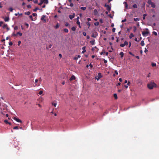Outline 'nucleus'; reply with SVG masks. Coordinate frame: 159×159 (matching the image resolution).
<instances>
[{
  "label": "nucleus",
  "instance_id": "1",
  "mask_svg": "<svg viewBox=\"0 0 159 159\" xmlns=\"http://www.w3.org/2000/svg\"><path fill=\"white\" fill-rule=\"evenodd\" d=\"M156 85V84L154 82L151 81L150 83L148 84L147 86L149 89H152Z\"/></svg>",
  "mask_w": 159,
  "mask_h": 159
},
{
  "label": "nucleus",
  "instance_id": "2",
  "mask_svg": "<svg viewBox=\"0 0 159 159\" xmlns=\"http://www.w3.org/2000/svg\"><path fill=\"white\" fill-rule=\"evenodd\" d=\"M146 30L147 31H143L142 32V34L144 37L147 36V35L149 33L148 29V28H146Z\"/></svg>",
  "mask_w": 159,
  "mask_h": 159
},
{
  "label": "nucleus",
  "instance_id": "3",
  "mask_svg": "<svg viewBox=\"0 0 159 159\" xmlns=\"http://www.w3.org/2000/svg\"><path fill=\"white\" fill-rule=\"evenodd\" d=\"M102 76L101 73H99L98 74V75L95 77V78L98 81L99 80L100 78H102Z\"/></svg>",
  "mask_w": 159,
  "mask_h": 159
},
{
  "label": "nucleus",
  "instance_id": "4",
  "mask_svg": "<svg viewBox=\"0 0 159 159\" xmlns=\"http://www.w3.org/2000/svg\"><path fill=\"white\" fill-rule=\"evenodd\" d=\"M105 7H106L107 10L108 11H109L111 10V7H110L109 5H107L106 4H105Z\"/></svg>",
  "mask_w": 159,
  "mask_h": 159
},
{
  "label": "nucleus",
  "instance_id": "5",
  "mask_svg": "<svg viewBox=\"0 0 159 159\" xmlns=\"http://www.w3.org/2000/svg\"><path fill=\"white\" fill-rule=\"evenodd\" d=\"M97 35H98L97 33V32H95V33H93V34L92 36L93 37L95 38L97 36Z\"/></svg>",
  "mask_w": 159,
  "mask_h": 159
},
{
  "label": "nucleus",
  "instance_id": "6",
  "mask_svg": "<svg viewBox=\"0 0 159 159\" xmlns=\"http://www.w3.org/2000/svg\"><path fill=\"white\" fill-rule=\"evenodd\" d=\"M14 119L18 122H21V121L18 118L14 117Z\"/></svg>",
  "mask_w": 159,
  "mask_h": 159
},
{
  "label": "nucleus",
  "instance_id": "7",
  "mask_svg": "<svg viewBox=\"0 0 159 159\" xmlns=\"http://www.w3.org/2000/svg\"><path fill=\"white\" fill-rule=\"evenodd\" d=\"M45 17V16L44 15H43L41 18V19L42 20L44 21V22H46V20L44 19V18Z\"/></svg>",
  "mask_w": 159,
  "mask_h": 159
},
{
  "label": "nucleus",
  "instance_id": "8",
  "mask_svg": "<svg viewBox=\"0 0 159 159\" xmlns=\"http://www.w3.org/2000/svg\"><path fill=\"white\" fill-rule=\"evenodd\" d=\"M75 16V14L74 13V14L73 15H70L69 16V17L70 19L72 20L74 17Z\"/></svg>",
  "mask_w": 159,
  "mask_h": 159
},
{
  "label": "nucleus",
  "instance_id": "9",
  "mask_svg": "<svg viewBox=\"0 0 159 159\" xmlns=\"http://www.w3.org/2000/svg\"><path fill=\"white\" fill-rule=\"evenodd\" d=\"M75 76L74 75H72L70 79V81L75 80Z\"/></svg>",
  "mask_w": 159,
  "mask_h": 159
},
{
  "label": "nucleus",
  "instance_id": "10",
  "mask_svg": "<svg viewBox=\"0 0 159 159\" xmlns=\"http://www.w3.org/2000/svg\"><path fill=\"white\" fill-rule=\"evenodd\" d=\"M86 47L85 46L83 47L82 48V49L83 50V51L82 52V53H84L85 52H86V50H85Z\"/></svg>",
  "mask_w": 159,
  "mask_h": 159
},
{
  "label": "nucleus",
  "instance_id": "11",
  "mask_svg": "<svg viewBox=\"0 0 159 159\" xmlns=\"http://www.w3.org/2000/svg\"><path fill=\"white\" fill-rule=\"evenodd\" d=\"M90 43H91L92 45H94L95 44V40L93 39L90 41Z\"/></svg>",
  "mask_w": 159,
  "mask_h": 159
},
{
  "label": "nucleus",
  "instance_id": "12",
  "mask_svg": "<svg viewBox=\"0 0 159 159\" xmlns=\"http://www.w3.org/2000/svg\"><path fill=\"white\" fill-rule=\"evenodd\" d=\"M9 20V17H6L4 19V21L6 22L8 21Z\"/></svg>",
  "mask_w": 159,
  "mask_h": 159
},
{
  "label": "nucleus",
  "instance_id": "13",
  "mask_svg": "<svg viewBox=\"0 0 159 159\" xmlns=\"http://www.w3.org/2000/svg\"><path fill=\"white\" fill-rule=\"evenodd\" d=\"M81 56L80 55H78L77 57H75L74 58V59L75 60H77L79 58H80Z\"/></svg>",
  "mask_w": 159,
  "mask_h": 159
},
{
  "label": "nucleus",
  "instance_id": "14",
  "mask_svg": "<svg viewBox=\"0 0 159 159\" xmlns=\"http://www.w3.org/2000/svg\"><path fill=\"white\" fill-rule=\"evenodd\" d=\"M124 54L123 52H120V57L121 58H122L123 57Z\"/></svg>",
  "mask_w": 159,
  "mask_h": 159
},
{
  "label": "nucleus",
  "instance_id": "15",
  "mask_svg": "<svg viewBox=\"0 0 159 159\" xmlns=\"http://www.w3.org/2000/svg\"><path fill=\"white\" fill-rule=\"evenodd\" d=\"M134 37V34L132 33H131L130 34V35L129 36V38L130 39H131Z\"/></svg>",
  "mask_w": 159,
  "mask_h": 159
},
{
  "label": "nucleus",
  "instance_id": "16",
  "mask_svg": "<svg viewBox=\"0 0 159 159\" xmlns=\"http://www.w3.org/2000/svg\"><path fill=\"white\" fill-rule=\"evenodd\" d=\"M98 13V11H97V9H94V14L95 15H96Z\"/></svg>",
  "mask_w": 159,
  "mask_h": 159
},
{
  "label": "nucleus",
  "instance_id": "17",
  "mask_svg": "<svg viewBox=\"0 0 159 159\" xmlns=\"http://www.w3.org/2000/svg\"><path fill=\"white\" fill-rule=\"evenodd\" d=\"M151 7L153 8H155L156 7V6L154 3L152 2V4H151Z\"/></svg>",
  "mask_w": 159,
  "mask_h": 159
},
{
  "label": "nucleus",
  "instance_id": "18",
  "mask_svg": "<svg viewBox=\"0 0 159 159\" xmlns=\"http://www.w3.org/2000/svg\"><path fill=\"white\" fill-rule=\"evenodd\" d=\"M140 44L142 46H143L144 45V41L143 40L141 42Z\"/></svg>",
  "mask_w": 159,
  "mask_h": 159
},
{
  "label": "nucleus",
  "instance_id": "19",
  "mask_svg": "<svg viewBox=\"0 0 159 159\" xmlns=\"http://www.w3.org/2000/svg\"><path fill=\"white\" fill-rule=\"evenodd\" d=\"M8 26V25L7 24H4L2 26L3 28H6Z\"/></svg>",
  "mask_w": 159,
  "mask_h": 159
},
{
  "label": "nucleus",
  "instance_id": "20",
  "mask_svg": "<svg viewBox=\"0 0 159 159\" xmlns=\"http://www.w3.org/2000/svg\"><path fill=\"white\" fill-rule=\"evenodd\" d=\"M63 30L66 33H67L68 32V30L66 28L64 29Z\"/></svg>",
  "mask_w": 159,
  "mask_h": 159
},
{
  "label": "nucleus",
  "instance_id": "21",
  "mask_svg": "<svg viewBox=\"0 0 159 159\" xmlns=\"http://www.w3.org/2000/svg\"><path fill=\"white\" fill-rule=\"evenodd\" d=\"M114 97L115 98V99H117V94L116 93H114L113 95Z\"/></svg>",
  "mask_w": 159,
  "mask_h": 159
},
{
  "label": "nucleus",
  "instance_id": "22",
  "mask_svg": "<svg viewBox=\"0 0 159 159\" xmlns=\"http://www.w3.org/2000/svg\"><path fill=\"white\" fill-rule=\"evenodd\" d=\"M134 21H137L139 20H140V19L139 18H134Z\"/></svg>",
  "mask_w": 159,
  "mask_h": 159
},
{
  "label": "nucleus",
  "instance_id": "23",
  "mask_svg": "<svg viewBox=\"0 0 159 159\" xmlns=\"http://www.w3.org/2000/svg\"><path fill=\"white\" fill-rule=\"evenodd\" d=\"M59 27V25L58 23H57V24L55 26V29H57Z\"/></svg>",
  "mask_w": 159,
  "mask_h": 159
},
{
  "label": "nucleus",
  "instance_id": "24",
  "mask_svg": "<svg viewBox=\"0 0 159 159\" xmlns=\"http://www.w3.org/2000/svg\"><path fill=\"white\" fill-rule=\"evenodd\" d=\"M17 35H19L20 36H21L22 35V34L19 32H18L16 33Z\"/></svg>",
  "mask_w": 159,
  "mask_h": 159
},
{
  "label": "nucleus",
  "instance_id": "25",
  "mask_svg": "<svg viewBox=\"0 0 159 159\" xmlns=\"http://www.w3.org/2000/svg\"><path fill=\"white\" fill-rule=\"evenodd\" d=\"M80 9L84 11L86 9V7H80Z\"/></svg>",
  "mask_w": 159,
  "mask_h": 159
},
{
  "label": "nucleus",
  "instance_id": "26",
  "mask_svg": "<svg viewBox=\"0 0 159 159\" xmlns=\"http://www.w3.org/2000/svg\"><path fill=\"white\" fill-rule=\"evenodd\" d=\"M133 7L134 8H137V6L136 4H134L133 5Z\"/></svg>",
  "mask_w": 159,
  "mask_h": 159
},
{
  "label": "nucleus",
  "instance_id": "27",
  "mask_svg": "<svg viewBox=\"0 0 159 159\" xmlns=\"http://www.w3.org/2000/svg\"><path fill=\"white\" fill-rule=\"evenodd\" d=\"M94 24L95 26H98L99 25V23L98 22H97L95 23Z\"/></svg>",
  "mask_w": 159,
  "mask_h": 159
},
{
  "label": "nucleus",
  "instance_id": "28",
  "mask_svg": "<svg viewBox=\"0 0 159 159\" xmlns=\"http://www.w3.org/2000/svg\"><path fill=\"white\" fill-rule=\"evenodd\" d=\"M148 2L149 4L151 5L152 2L151 0H148Z\"/></svg>",
  "mask_w": 159,
  "mask_h": 159
},
{
  "label": "nucleus",
  "instance_id": "29",
  "mask_svg": "<svg viewBox=\"0 0 159 159\" xmlns=\"http://www.w3.org/2000/svg\"><path fill=\"white\" fill-rule=\"evenodd\" d=\"M30 14V11H27L25 13V14L29 15Z\"/></svg>",
  "mask_w": 159,
  "mask_h": 159
},
{
  "label": "nucleus",
  "instance_id": "30",
  "mask_svg": "<svg viewBox=\"0 0 159 159\" xmlns=\"http://www.w3.org/2000/svg\"><path fill=\"white\" fill-rule=\"evenodd\" d=\"M151 65L152 67L155 66H156V63H152Z\"/></svg>",
  "mask_w": 159,
  "mask_h": 159
},
{
  "label": "nucleus",
  "instance_id": "31",
  "mask_svg": "<svg viewBox=\"0 0 159 159\" xmlns=\"http://www.w3.org/2000/svg\"><path fill=\"white\" fill-rule=\"evenodd\" d=\"M38 10H39L38 7H36L34 9H33V11H36Z\"/></svg>",
  "mask_w": 159,
  "mask_h": 159
},
{
  "label": "nucleus",
  "instance_id": "32",
  "mask_svg": "<svg viewBox=\"0 0 159 159\" xmlns=\"http://www.w3.org/2000/svg\"><path fill=\"white\" fill-rule=\"evenodd\" d=\"M76 30V28L75 27H73L71 28V30L72 31H75Z\"/></svg>",
  "mask_w": 159,
  "mask_h": 159
},
{
  "label": "nucleus",
  "instance_id": "33",
  "mask_svg": "<svg viewBox=\"0 0 159 159\" xmlns=\"http://www.w3.org/2000/svg\"><path fill=\"white\" fill-rule=\"evenodd\" d=\"M44 2L45 3V4H48V0H44Z\"/></svg>",
  "mask_w": 159,
  "mask_h": 159
},
{
  "label": "nucleus",
  "instance_id": "34",
  "mask_svg": "<svg viewBox=\"0 0 159 159\" xmlns=\"http://www.w3.org/2000/svg\"><path fill=\"white\" fill-rule=\"evenodd\" d=\"M124 43L125 45H126V46H127L128 45V43L126 41H125Z\"/></svg>",
  "mask_w": 159,
  "mask_h": 159
},
{
  "label": "nucleus",
  "instance_id": "35",
  "mask_svg": "<svg viewBox=\"0 0 159 159\" xmlns=\"http://www.w3.org/2000/svg\"><path fill=\"white\" fill-rule=\"evenodd\" d=\"M120 46L121 47H124L125 45L124 44V43H123V44H120Z\"/></svg>",
  "mask_w": 159,
  "mask_h": 159
},
{
  "label": "nucleus",
  "instance_id": "36",
  "mask_svg": "<svg viewBox=\"0 0 159 159\" xmlns=\"http://www.w3.org/2000/svg\"><path fill=\"white\" fill-rule=\"evenodd\" d=\"M52 105H53L55 107H56V106L57 105V103H56L52 102Z\"/></svg>",
  "mask_w": 159,
  "mask_h": 159
},
{
  "label": "nucleus",
  "instance_id": "37",
  "mask_svg": "<svg viewBox=\"0 0 159 159\" xmlns=\"http://www.w3.org/2000/svg\"><path fill=\"white\" fill-rule=\"evenodd\" d=\"M153 33L156 36H157V33L155 31H153Z\"/></svg>",
  "mask_w": 159,
  "mask_h": 159
},
{
  "label": "nucleus",
  "instance_id": "38",
  "mask_svg": "<svg viewBox=\"0 0 159 159\" xmlns=\"http://www.w3.org/2000/svg\"><path fill=\"white\" fill-rule=\"evenodd\" d=\"M31 20H33V19L32 17V16L31 15H30L29 16Z\"/></svg>",
  "mask_w": 159,
  "mask_h": 159
},
{
  "label": "nucleus",
  "instance_id": "39",
  "mask_svg": "<svg viewBox=\"0 0 159 159\" xmlns=\"http://www.w3.org/2000/svg\"><path fill=\"white\" fill-rule=\"evenodd\" d=\"M9 10L10 11L12 12L13 10V9L11 7L9 8Z\"/></svg>",
  "mask_w": 159,
  "mask_h": 159
},
{
  "label": "nucleus",
  "instance_id": "40",
  "mask_svg": "<svg viewBox=\"0 0 159 159\" xmlns=\"http://www.w3.org/2000/svg\"><path fill=\"white\" fill-rule=\"evenodd\" d=\"M9 44L10 46H12L13 44V43L11 42H9Z\"/></svg>",
  "mask_w": 159,
  "mask_h": 159
},
{
  "label": "nucleus",
  "instance_id": "41",
  "mask_svg": "<svg viewBox=\"0 0 159 159\" xmlns=\"http://www.w3.org/2000/svg\"><path fill=\"white\" fill-rule=\"evenodd\" d=\"M13 129H18V127L17 126H15L14 127Z\"/></svg>",
  "mask_w": 159,
  "mask_h": 159
},
{
  "label": "nucleus",
  "instance_id": "42",
  "mask_svg": "<svg viewBox=\"0 0 159 159\" xmlns=\"http://www.w3.org/2000/svg\"><path fill=\"white\" fill-rule=\"evenodd\" d=\"M18 29V27L17 26H15L14 28V29L15 30H17Z\"/></svg>",
  "mask_w": 159,
  "mask_h": 159
},
{
  "label": "nucleus",
  "instance_id": "43",
  "mask_svg": "<svg viewBox=\"0 0 159 159\" xmlns=\"http://www.w3.org/2000/svg\"><path fill=\"white\" fill-rule=\"evenodd\" d=\"M34 3H38V0H35L34 1Z\"/></svg>",
  "mask_w": 159,
  "mask_h": 159
},
{
  "label": "nucleus",
  "instance_id": "44",
  "mask_svg": "<svg viewBox=\"0 0 159 159\" xmlns=\"http://www.w3.org/2000/svg\"><path fill=\"white\" fill-rule=\"evenodd\" d=\"M43 93V91H40L39 93V95H41Z\"/></svg>",
  "mask_w": 159,
  "mask_h": 159
},
{
  "label": "nucleus",
  "instance_id": "45",
  "mask_svg": "<svg viewBox=\"0 0 159 159\" xmlns=\"http://www.w3.org/2000/svg\"><path fill=\"white\" fill-rule=\"evenodd\" d=\"M83 35H84V36H86V32H83Z\"/></svg>",
  "mask_w": 159,
  "mask_h": 159
},
{
  "label": "nucleus",
  "instance_id": "46",
  "mask_svg": "<svg viewBox=\"0 0 159 159\" xmlns=\"http://www.w3.org/2000/svg\"><path fill=\"white\" fill-rule=\"evenodd\" d=\"M77 24H78V25H80V23L79 21V20H78L77 21Z\"/></svg>",
  "mask_w": 159,
  "mask_h": 159
},
{
  "label": "nucleus",
  "instance_id": "47",
  "mask_svg": "<svg viewBox=\"0 0 159 159\" xmlns=\"http://www.w3.org/2000/svg\"><path fill=\"white\" fill-rule=\"evenodd\" d=\"M32 15H33V16H36L37 15V14L36 13H33L32 14Z\"/></svg>",
  "mask_w": 159,
  "mask_h": 159
},
{
  "label": "nucleus",
  "instance_id": "48",
  "mask_svg": "<svg viewBox=\"0 0 159 159\" xmlns=\"http://www.w3.org/2000/svg\"><path fill=\"white\" fill-rule=\"evenodd\" d=\"M115 30H116V29L115 28H113L112 30V31L113 32H115Z\"/></svg>",
  "mask_w": 159,
  "mask_h": 159
},
{
  "label": "nucleus",
  "instance_id": "49",
  "mask_svg": "<svg viewBox=\"0 0 159 159\" xmlns=\"http://www.w3.org/2000/svg\"><path fill=\"white\" fill-rule=\"evenodd\" d=\"M73 3H71V2H70V6L71 7H72L73 6Z\"/></svg>",
  "mask_w": 159,
  "mask_h": 159
},
{
  "label": "nucleus",
  "instance_id": "50",
  "mask_svg": "<svg viewBox=\"0 0 159 159\" xmlns=\"http://www.w3.org/2000/svg\"><path fill=\"white\" fill-rule=\"evenodd\" d=\"M130 82L129 81H128L127 82V85H128V86H129L130 85Z\"/></svg>",
  "mask_w": 159,
  "mask_h": 159
},
{
  "label": "nucleus",
  "instance_id": "51",
  "mask_svg": "<svg viewBox=\"0 0 159 159\" xmlns=\"http://www.w3.org/2000/svg\"><path fill=\"white\" fill-rule=\"evenodd\" d=\"M4 122L6 124H8V121L7 120H4Z\"/></svg>",
  "mask_w": 159,
  "mask_h": 159
},
{
  "label": "nucleus",
  "instance_id": "52",
  "mask_svg": "<svg viewBox=\"0 0 159 159\" xmlns=\"http://www.w3.org/2000/svg\"><path fill=\"white\" fill-rule=\"evenodd\" d=\"M3 24V22L2 21L0 22V26H1Z\"/></svg>",
  "mask_w": 159,
  "mask_h": 159
},
{
  "label": "nucleus",
  "instance_id": "53",
  "mask_svg": "<svg viewBox=\"0 0 159 159\" xmlns=\"http://www.w3.org/2000/svg\"><path fill=\"white\" fill-rule=\"evenodd\" d=\"M104 53L105 54V55L106 56H107L108 54V53L107 52H104Z\"/></svg>",
  "mask_w": 159,
  "mask_h": 159
},
{
  "label": "nucleus",
  "instance_id": "54",
  "mask_svg": "<svg viewBox=\"0 0 159 159\" xmlns=\"http://www.w3.org/2000/svg\"><path fill=\"white\" fill-rule=\"evenodd\" d=\"M89 66H90L91 68H92L93 67V65L91 63L90 64Z\"/></svg>",
  "mask_w": 159,
  "mask_h": 159
},
{
  "label": "nucleus",
  "instance_id": "55",
  "mask_svg": "<svg viewBox=\"0 0 159 159\" xmlns=\"http://www.w3.org/2000/svg\"><path fill=\"white\" fill-rule=\"evenodd\" d=\"M115 73L116 75H118V72L117 71V70H116L115 71Z\"/></svg>",
  "mask_w": 159,
  "mask_h": 159
},
{
  "label": "nucleus",
  "instance_id": "56",
  "mask_svg": "<svg viewBox=\"0 0 159 159\" xmlns=\"http://www.w3.org/2000/svg\"><path fill=\"white\" fill-rule=\"evenodd\" d=\"M128 5L127 3H126V4L125 5V7L127 9L128 8Z\"/></svg>",
  "mask_w": 159,
  "mask_h": 159
},
{
  "label": "nucleus",
  "instance_id": "57",
  "mask_svg": "<svg viewBox=\"0 0 159 159\" xmlns=\"http://www.w3.org/2000/svg\"><path fill=\"white\" fill-rule=\"evenodd\" d=\"M21 43V41H19L18 42V46H19L20 45V44Z\"/></svg>",
  "mask_w": 159,
  "mask_h": 159
},
{
  "label": "nucleus",
  "instance_id": "58",
  "mask_svg": "<svg viewBox=\"0 0 159 159\" xmlns=\"http://www.w3.org/2000/svg\"><path fill=\"white\" fill-rule=\"evenodd\" d=\"M126 19H124V20H122V22H125V21H126Z\"/></svg>",
  "mask_w": 159,
  "mask_h": 159
},
{
  "label": "nucleus",
  "instance_id": "59",
  "mask_svg": "<svg viewBox=\"0 0 159 159\" xmlns=\"http://www.w3.org/2000/svg\"><path fill=\"white\" fill-rule=\"evenodd\" d=\"M148 50H147V49H146V48H145V50H144V52H148Z\"/></svg>",
  "mask_w": 159,
  "mask_h": 159
},
{
  "label": "nucleus",
  "instance_id": "60",
  "mask_svg": "<svg viewBox=\"0 0 159 159\" xmlns=\"http://www.w3.org/2000/svg\"><path fill=\"white\" fill-rule=\"evenodd\" d=\"M12 35L14 36H16V35H17V34H15L14 33H13Z\"/></svg>",
  "mask_w": 159,
  "mask_h": 159
},
{
  "label": "nucleus",
  "instance_id": "61",
  "mask_svg": "<svg viewBox=\"0 0 159 159\" xmlns=\"http://www.w3.org/2000/svg\"><path fill=\"white\" fill-rule=\"evenodd\" d=\"M107 62V61L105 60H104V63H106Z\"/></svg>",
  "mask_w": 159,
  "mask_h": 159
},
{
  "label": "nucleus",
  "instance_id": "62",
  "mask_svg": "<svg viewBox=\"0 0 159 159\" xmlns=\"http://www.w3.org/2000/svg\"><path fill=\"white\" fill-rule=\"evenodd\" d=\"M120 84H121V83H118V84H117L116 86H119L120 85Z\"/></svg>",
  "mask_w": 159,
  "mask_h": 159
},
{
  "label": "nucleus",
  "instance_id": "63",
  "mask_svg": "<svg viewBox=\"0 0 159 159\" xmlns=\"http://www.w3.org/2000/svg\"><path fill=\"white\" fill-rule=\"evenodd\" d=\"M87 20L88 21H91V19L89 18H87Z\"/></svg>",
  "mask_w": 159,
  "mask_h": 159
},
{
  "label": "nucleus",
  "instance_id": "64",
  "mask_svg": "<svg viewBox=\"0 0 159 159\" xmlns=\"http://www.w3.org/2000/svg\"><path fill=\"white\" fill-rule=\"evenodd\" d=\"M119 80L120 82H122V79L121 78H119Z\"/></svg>",
  "mask_w": 159,
  "mask_h": 159
}]
</instances>
